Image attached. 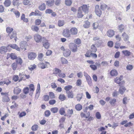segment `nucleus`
Instances as JSON below:
<instances>
[{"mask_svg":"<svg viewBox=\"0 0 134 134\" xmlns=\"http://www.w3.org/2000/svg\"><path fill=\"white\" fill-rule=\"evenodd\" d=\"M93 40V41H95L96 44L98 46H100L102 42V39L99 36L94 37Z\"/></svg>","mask_w":134,"mask_h":134,"instance_id":"f257e3e1","label":"nucleus"},{"mask_svg":"<svg viewBox=\"0 0 134 134\" xmlns=\"http://www.w3.org/2000/svg\"><path fill=\"white\" fill-rule=\"evenodd\" d=\"M125 82L124 81H121L119 84V85L121 86L119 90V91L121 94H122L125 91V87L123 86L125 85Z\"/></svg>","mask_w":134,"mask_h":134,"instance_id":"f03ea898","label":"nucleus"},{"mask_svg":"<svg viewBox=\"0 0 134 134\" xmlns=\"http://www.w3.org/2000/svg\"><path fill=\"white\" fill-rule=\"evenodd\" d=\"M70 49L73 52H75L77 50V46L73 43H70L69 45Z\"/></svg>","mask_w":134,"mask_h":134,"instance_id":"7ed1b4c3","label":"nucleus"},{"mask_svg":"<svg viewBox=\"0 0 134 134\" xmlns=\"http://www.w3.org/2000/svg\"><path fill=\"white\" fill-rule=\"evenodd\" d=\"M34 39L37 43L41 42L42 40V37L41 36L38 34H35L34 36Z\"/></svg>","mask_w":134,"mask_h":134,"instance_id":"20e7f679","label":"nucleus"},{"mask_svg":"<svg viewBox=\"0 0 134 134\" xmlns=\"http://www.w3.org/2000/svg\"><path fill=\"white\" fill-rule=\"evenodd\" d=\"M27 45V42L25 41H21L20 43V48L22 49H24L25 50H26Z\"/></svg>","mask_w":134,"mask_h":134,"instance_id":"39448f33","label":"nucleus"},{"mask_svg":"<svg viewBox=\"0 0 134 134\" xmlns=\"http://www.w3.org/2000/svg\"><path fill=\"white\" fill-rule=\"evenodd\" d=\"M28 58L29 59L33 60L36 58L37 55L34 52H30L28 54Z\"/></svg>","mask_w":134,"mask_h":134,"instance_id":"423d86ee","label":"nucleus"},{"mask_svg":"<svg viewBox=\"0 0 134 134\" xmlns=\"http://www.w3.org/2000/svg\"><path fill=\"white\" fill-rule=\"evenodd\" d=\"M63 36L66 37H71V34L69 32V30L68 29L64 30L63 32Z\"/></svg>","mask_w":134,"mask_h":134,"instance_id":"0eeeda50","label":"nucleus"},{"mask_svg":"<svg viewBox=\"0 0 134 134\" xmlns=\"http://www.w3.org/2000/svg\"><path fill=\"white\" fill-rule=\"evenodd\" d=\"M107 35L109 37H112L114 35V31L113 30H109L107 31Z\"/></svg>","mask_w":134,"mask_h":134,"instance_id":"6e6552de","label":"nucleus"},{"mask_svg":"<svg viewBox=\"0 0 134 134\" xmlns=\"http://www.w3.org/2000/svg\"><path fill=\"white\" fill-rule=\"evenodd\" d=\"M71 53V51L68 49H66L63 52V55L65 57H68L69 56Z\"/></svg>","mask_w":134,"mask_h":134,"instance_id":"1a4fd4ad","label":"nucleus"},{"mask_svg":"<svg viewBox=\"0 0 134 134\" xmlns=\"http://www.w3.org/2000/svg\"><path fill=\"white\" fill-rule=\"evenodd\" d=\"M46 65L45 64L43 63H40L38 65V66L42 69H44L46 68V65L47 66L49 65V63L47 62H45Z\"/></svg>","mask_w":134,"mask_h":134,"instance_id":"9d476101","label":"nucleus"},{"mask_svg":"<svg viewBox=\"0 0 134 134\" xmlns=\"http://www.w3.org/2000/svg\"><path fill=\"white\" fill-rule=\"evenodd\" d=\"M70 32L72 35H76L78 32L77 29L75 27H73L70 30Z\"/></svg>","mask_w":134,"mask_h":134,"instance_id":"9b49d317","label":"nucleus"},{"mask_svg":"<svg viewBox=\"0 0 134 134\" xmlns=\"http://www.w3.org/2000/svg\"><path fill=\"white\" fill-rule=\"evenodd\" d=\"M21 91V89L18 87H16L14 88V93L15 94L18 95L19 94Z\"/></svg>","mask_w":134,"mask_h":134,"instance_id":"f8f14e48","label":"nucleus"},{"mask_svg":"<svg viewBox=\"0 0 134 134\" xmlns=\"http://www.w3.org/2000/svg\"><path fill=\"white\" fill-rule=\"evenodd\" d=\"M43 46L46 49H48L49 47L50 44L47 40H45L43 42Z\"/></svg>","mask_w":134,"mask_h":134,"instance_id":"ddd939ff","label":"nucleus"},{"mask_svg":"<svg viewBox=\"0 0 134 134\" xmlns=\"http://www.w3.org/2000/svg\"><path fill=\"white\" fill-rule=\"evenodd\" d=\"M54 0H47L46 1V4L49 6H52L54 4Z\"/></svg>","mask_w":134,"mask_h":134,"instance_id":"4468645a","label":"nucleus"},{"mask_svg":"<svg viewBox=\"0 0 134 134\" xmlns=\"http://www.w3.org/2000/svg\"><path fill=\"white\" fill-rule=\"evenodd\" d=\"M7 51V48L5 46H2L0 48V52L2 53H4L6 52Z\"/></svg>","mask_w":134,"mask_h":134,"instance_id":"2eb2a0df","label":"nucleus"},{"mask_svg":"<svg viewBox=\"0 0 134 134\" xmlns=\"http://www.w3.org/2000/svg\"><path fill=\"white\" fill-rule=\"evenodd\" d=\"M2 101L3 102H8L10 101V99L7 95H5L3 97Z\"/></svg>","mask_w":134,"mask_h":134,"instance_id":"dca6fc26","label":"nucleus"},{"mask_svg":"<svg viewBox=\"0 0 134 134\" xmlns=\"http://www.w3.org/2000/svg\"><path fill=\"white\" fill-rule=\"evenodd\" d=\"M8 57H10L12 59L14 60L16 58L17 56L14 53H11L10 54H8L7 55Z\"/></svg>","mask_w":134,"mask_h":134,"instance_id":"f3484780","label":"nucleus"},{"mask_svg":"<svg viewBox=\"0 0 134 134\" xmlns=\"http://www.w3.org/2000/svg\"><path fill=\"white\" fill-rule=\"evenodd\" d=\"M118 73L116 70L113 69L110 72V74L112 76H115L117 75Z\"/></svg>","mask_w":134,"mask_h":134,"instance_id":"a211bd4d","label":"nucleus"},{"mask_svg":"<svg viewBox=\"0 0 134 134\" xmlns=\"http://www.w3.org/2000/svg\"><path fill=\"white\" fill-rule=\"evenodd\" d=\"M10 47L13 48L19 51H20V48L15 44H10L9 45Z\"/></svg>","mask_w":134,"mask_h":134,"instance_id":"6ab92c4d","label":"nucleus"},{"mask_svg":"<svg viewBox=\"0 0 134 134\" xmlns=\"http://www.w3.org/2000/svg\"><path fill=\"white\" fill-rule=\"evenodd\" d=\"M68 97L69 98H73L74 97V94L72 91H69L66 92Z\"/></svg>","mask_w":134,"mask_h":134,"instance_id":"aec40b11","label":"nucleus"},{"mask_svg":"<svg viewBox=\"0 0 134 134\" xmlns=\"http://www.w3.org/2000/svg\"><path fill=\"white\" fill-rule=\"evenodd\" d=\"M95 9V12L97 16H100L101 15L102 13L101 9Z\"/></svg>","mask_w":134,"mask_h":134,"instance_id":"412c9836","label":"nucleus"},{"mask_svg":"<svg viewBox=\"0 0 134 134\" xmlns=\"http://www.w3.org/2000/svg\"><path fill=\"white\" fill-rule=\"evenodd\" d=\"M11 3V2L10 0H5L4 4L5 7H8L10 6Z\"/></svg>","mask_w":134,"mask_h":134,"instance_id":"4be33fe9","label":"nucleus"},{"mask_svg":"<svg viewBox=\"0 0 134 134\" xmlns=\"http://www.w3.org/2000/svg\"><path fill=\"white\" fill-rule=\"evenodd\" d=\"M31 30L37 32L39 30V28L38 26L35 25H32L31 27Z\"/></svg>","mask_w":134,"mask_h":134,"instance_id":"5701e85b","label":"nucleus"},{"mask_svg":"<svg viewBox=\"0 0 134 134\" xmlns=\"http://www.w3.org/2000/svg\"><path fill=\"white\" fill-rule=\"evenodd\" d=\"M59 112L60 114L61 115H64V116L66 115L65 109L63 108H61L60 109Z\"/></svg>","mask_w":134,"mask_h":134,"instance_id":"b1692460","label":"nucleus"},{"mask_svg":"<svg viewBox=\"0 0 134 134\" xmlns=\"http://www.w3.org/2000/svg\"><path fill=\"white\" fill-rule=\"evenodd\" d=\"M82 13V9H79L77 14V16L78 18H81L83 16V15Z\"/></svg>","mask_w":134,"mask_h":134,"instance_id":"393cba45","label":"nucleus"},{"mask_svg":"<svg viewBox=\"0 0 134 134\" xmlns=\"http://www.w3.org/2000/svg\"><path fill=\"white\" fill-rule=\"evenodd\" d=\"M72 88V86L70 85H68L65 86L64 88V89L66 90V92L70 91L69 90L71 89Z\"/></svg>","mask_w":134,"mask_h":134,"instance_id":"a878e982","label":"nucleus"},{"mask_svg":"<svg viewBox=\"0 0 134 134\" xmlns=\"http://www.w3.org/2000/svg\"><path fill=\"white\" fill-rule=\"evenodd\" d=\"M90 22L87 21L85 22V23L83 25V26L85 28H87L90 27Z\"/></svg>","mask_w":134,"mask_h":134,"instance_id":"bb28decb","label":"nucleus"},{"mask_svg":"<svg viewBox=\"0 0 134 134\" xmlns=\"http://www.w3.org/2000/svg\"><path fill=\"white\" fill-rule=\"evenodd\" d=\"M16 62L17 64L21 65L23 63V61L22 59L19 57L16 58Z\"/></svg>","mask_w":134,"mask_h":134,"instance_id":"cd10ccee","label":"nucleus"},{"mask_svg":"<svg viewBox=\"0 0 134 134\" xmlns=\"http://www.w3.org/2000/svg\"><path fill=\"white\" fill-rule=\"evenodd\" d=\"M19 76L20 78V80H19V81H20L22 80H25L26 79V78L25 76V75L24 74H22L21 73H20L19 74Z\"/></svg>","mask_w":134,"mask_h":134,"instance_id":"c85d7f7f","label":"nucleus"},{"mask_svg":"<svg viewBox=\"0 0 134 134\" xmlns=\"http://www.w3.org/2000/svg\"><path fill=\"white\" fill-rule=\"evenodd\" d=\"M91 51L92 52H95L97 51V49L94 44H93L91 46Z\"/></svg>","mask_w":134,"mask_h":134,"instance_id":"c756f323","label":"nucleus"},{"mask_svg":"<svg viewBox=\"0 0 134 134\" xmlns=\"http://www.w3.org/2000/svg\"><path fill=\"white\" fill-rule=\"evenodd\" d=\"M82 106L80 104H78L76 105L75 108L78 111H80L82 109Z\"/></svg>","mask_w":134,"mask_h":134,"instance_id":"7c9ffc66","label":"nucleus"},{"mask_svg":"<svg viewBox=\"0 0 134 134\" xmlns=\"http://www.w3.org/2000/svg\"><path fill=\"white\" fill-rule=\"evenodd\" d=\"M65 23L64 21L63 20H59L58 22V25L61 27L64 25Z\"/></svg>","mask_w":134,"mask_h":134,"instance_id":"2f4dec72","label":"nucleus"},{"mask_svg":"<svg viewBox=\"0 0 134 134\" xmlns=\"http://www.w3.org/2000/svg\"><path fill=\"white\" fill-rule=\"evenodd\" d=\"M61 61L63 64H67L68 63V61L65 58L62 57L61 59Z\"/></svg>","mask_w":134,"mask_h":134,"instance_id":"473e14b6","label":"nucleus"},{"mask_svg":"<svg viewBox=\"0 0 134 134\" xmlns=\"http://www.w3.org/2000/svg\"><path fill=\"white\" fill-rule=\"evenodd\" d=\"M51 110L52 113H55L58 111V109L57 107H53L51 109Z\"/></svg>","mask_w":134,"mask_h":134,"instance_id":"72a5a7b5","label":"nucleus"},{"mask_svg":"<svg viewBox=\"0 0 134 134\" xmlns=\"http://www.w3.org/2000/svg\"><path fill=\"white\" fill-rule=\"evenodd\" d=\"M99 24L97 22L94 23L92 24V27L94 30H96L98 27Z\"/></svg>","mask_w":134,"mask_h":134,"instance_id":"f704fd0d","label":"nucleus"},{"mask_svg":"<svg viewBox=\"0 0 134 134\" xmlns=\"http://www.w3.org/2000/svg\"><path fill=\"white\" fill-rule=\"evenodd\" d=\"M12 67L13 70H16L17 68V64L16 63H13L12 65Z\"/></svg>","mask_w":134,"mask_h":134,"instance_id":"c9c22d12","label":"nucleus"},{"mask_svg":"<svg viewBox=\"0 0 134 134\" xmlns=\"http://www.w3.org/2000/svg\"><path fill=\"white\" fill-rule=\"evenodd\" d=\"M49 96L51 99H54L55 98V96L54 93L53 92H49Z\"/></svg>","mask_w":134,"mask_h":134,"instance_id":"e433bc0d","label":"nucleus"},{"mask_svg":"<svg viewBox=\"0 0 134 134\" xmlns=\"http://www.w3.org/2000/svg\"><path fill=\"white\" fill-rule=\"evenodd\" d=\"M38 128V126L37 125H34L31 127V129L32 131H36Z\"/></svg>","mask_w":134,"mask_h":134,"instance_id":"4c0bfd02","label":"nucleus"},{"mask_svg":"<svg viewBox=\"0 0 134 134\" xmlns=\"http://www.w3.org/2000/svg\"><path fill=\"white\" fill-rule=\"evenodd\" d=\"M72 1L70 0H65V4L68 6L70 5L72 3Z\"/></svg>","mask_w":134,"mask_h":134,"instance_id":"58836bf2","label":"nucleus"},{"mask_svg":"<svg viewBox=\"0 0 134 134\" xmlns=\"http://www.w3.org/2000/svg\"><path fill=\"white\" fill-rule=\"evenodd\" d=\"M61 72V70L58 68H55L54 69L53 73L55 74H57Z\"/></svg>","mask_w":134,"mask_h":134,"instance_id":"ea45409f","label":"nucleus"},{"mask_svg":"<svg viewBox=\"0 0 134 134\" xmlns=\"http://www.w3.org/2000/svg\"><path fill=\"white\" fill-rule=\"evenodd\" d=\"M59 98L63 101L65 99V97L64 94H60L59 97Z\"/></svg>","mask_w":134,"mask_h":134,"instance_id":"a19ab883","label":"nucleus"},{"mask_svg":"<svg viewBox=\"0 0 134 134\" xmlns=\"http://www.w3.org/2000/svg\"><path fill=\"white\" fill-rule=\"evenodd\" d=\"M133 66L131 65H129L126 66V69L129 70H131L133 68Z\"/></svg>","mask_w":134,"mask_h":134,"instance_id":"79ce46f5","label":"nucleus"},{"mask_svg":"<svg viewBox=\"0 0 134 134\" xmlns=\"http://www.w3.org/2000/svg\"><path fill=\"white\" fill-rule=\"evenodd\" d=\"M13 29L9 27H8L6 29V31L7 33H11L13 30Z\"/></svg>","mask_w":134,"mask_h":134,"instance_id":"37998d69","label":"nucleus"},{"mask_svg":"<svg viewBox=\"0 0 134 134\" xmlns=\"http://www.w3.org/2000/svg\"><path fill=\"white\" fill-rule=\"evenodd\" d=\"M13 5L14 6H18L19 5V0H13Z\"/></svg>","mask_w":134,"mask_h":134,"instance_id":"c03bdc74","label":"nucleus"},{"mask_svg":"<svg viewBox=\"0 0 134 134\" xmlns=\"http://www.w3.org/2000/svg\"><path fill=\"white\" fill-rule=\"evenodd\" d=\"M101 64L102 66H106L108 65V63L107 62L104 61L102 62Z\"/></svg>","mask_w":134,"mask_h":134,"instance_id":"a18cd8bd","label":"nucleus"},{"mask_svg":"<svg viewBox=\"0 0 134 134\" xmlns=\"http://www.w3.org/2000/svg\"><path fill=\"white\" fill-rule=\"evenodd\" d=\"M43 54L42 53H40L38 55V59L40 61H42L43 60Z\"/></svg>","mask_w":134,"mask_h":134,"instance_id":"49530a36","label":"nucleus"},{"mask_svg":"<svg viewBox=\"0 0 134 134\" xmlns=\"http://www.w3.org/2000/svg\"><path fill=\"white\" fill-rule=\"evenodd\" d=\"M82 82L81 80L80 79L77 80L76 82V85L78 86H80Z\"/></svg>","mask_w":134,"mask_h":134,"instance_id":"de8ad7c7","label":"nucleus"},{"mask_svg":"<svg viewBox=\"0 0 134 134\" xmlns=\"http://www.w3.org/2000/svg\"><path fill=\"white\" fill-rule=\"evenodd\" d=\"M67 112V114H68V115H70H70L73 113V110L72 109L71 110L69 109L68 110Z\"/></svg>","mask_w":134,"mask_h":134,"instance_id":"09e8293b","label":"nucleus"},{"mask_svg":"<svg viewBox=\"0 0 134 134\" xmlns=\"http://www.w3.org/2000/svg\"><path fill=\"white\" fill-rule=\"evenodd\" d=\"M124 28V26L122 24H121L119 26V30L121 32L123 31Z\"/></svg>","mask_w":134,"mask_h":134,"instance_id":"8fccbe9b","label":"nucleus"},{"mask_svg":"<svg viewBox=\"0 0 134 134\" xmlns=\"http://www.w3.org/2000/svg\"><path fill=\"white\" fill-rule=\"evenodd\" d=\"M74 42L77 44H79L81 43V41L79 38H77L74 40Z\"/></svg>","mask_w":134,"mask_h":134,"instance_id":"3c124183","label":"nucleus"},{"mask_svg":"<svg viewBox=\"0 0 134 134\" xmlns=\"http://www.w3.org/2000/svg\"><path fill=\"white\" fill-rule=\"evenodd\" d=\"M36 65H32L30 66L29 67V69L30 70L32 71L34 69H35L36 68Z\"/></svg>","mask_w":134,"mask_h":134,"instance_id":"603ef678","label":"nucleus"},{"mask_svg":"<svg viewBox=\"0 0 134 134\" xmlns=\"http://www.w3.org/2000/svg\"><path fill=\"white\" fill-rule=\"evenodd\" d=\"M38 8H45L46 4L44 3H42L39 5Z\"/></svg>","mask_w":134,"mask_h":134,"instance_id":"864d4df0","label":"nucleus"},{"mask_svg":"<svg viewBox=\"0 0 134 134\" xmlns=\"http://www.w3.org/2000/svg\"><path fill=\"white\" fill-rule=\"evenodd\" d=\"M41 22V20L39 19H37L36 20L35 23L36 25H40Z\"/></svg>","mask_w":134,"mask_h":134,"instance_id":"5fc2aeb1","label":"nucleus"},{"mask_svg":"<svg viewBox=\"0 0 134 134\" xmlns=\"http://www.w3.org/2000/svg\"><path fill=\"white\" fill-rule=\"evenodd\" d=\"M44 114L46 116L48 117L50 115L51 113L49 110H47L45 112Z\"/></svg>","mask_w":134,"mask_h":134,"instance_id":"6e6d98bb","label":"nucleus"},{"mask_svg":"<svg viewBox=\"0 0 134 134\" xmlns=\"http://www.w3.org/2000/svg\"><path fill=\"white\" fill-rule=\"evenodd\" d=\"M56 102V101L55 99L50 100L49 101V103L50 105H53L55 104Z\"/></svg>","mask_w":134,"mask_h":134,"instance_id":"4d7b16f0","label":"nucleus"},{"mask_svg":"<svg viewBox=\"0 0 134 134\" xmlns=\"http://www.w3.org/2000/svg\"><path fill=\"white\" fill-rule=\"evenodd\" d=\"M121 80L120 79V78L119 77H118L116 78L115 80V82H116L117 83H118V84H119L120 83V81Z\"/></svg>","mask_w":134,"mask_h":134,"instance_id":"13d9d810","label":"nucleus"},{"mask_svg":"<svg viewBox=\"0 0 134 134\" xmlns=\"http://www.w3.org/2000/svg\"><path fill=\"white\" fill-rule=\"evenodd\" d=\"M30 91H33L34 90V85L30 84L29 86Z\"/></svg>","mask_w":134,"mask_h":134,"instance_id":"bf43d9fd","label":"nucleus"},{"mask_svg":"<svg viewBox=\"0 0 134 134\" xmlns=\"http://www.w3.org/2000/svg\"><path fill=\"white\" fill-rule=\"evenodd\" d=\"M23 3L24 5H28V4H29L30 5L31 4H30V1L29 0H24L23 1Z\"/></svg>","mask_w":134,"mask_h":134,"instance_id":"052dcab7","label":"nucleus"},{"mask_svg":"<svg viewBox=\"0 0 134 134\" xmlns=\"http://www.w3.org/2000/svg\"><path fill=\"white\" fill-rule=\"evenodd\" d=\"M96 118L98 119H100L101 118V116L99 112H97L96 114Z\"/></svg>","mask_w":134,"mask_h":134,"instance_id":"680f3d73","label":"nucleus"},{"mask_svg":"<svg viewBox=\"0 0 134 134\" xmlns=\"http://www.w3.org/2000/svg\"><path fill=\"white\" fill-rule=\"evenodd\" d=\"M90 67L94 70H96L97 69V66L95 65H90Z\"/></svg>","mask_w":134,"mask_h":134,"instance_id":"e2e57ef3","label":"nucleus"},{"mask_svg":"<svg viewBox=\"0 0 134 134\" xmlns=\"http://www.w3.org/2000/svg\"><path fill=\"white\" fill-rule=\"evenodd\" d=\"M77 100L78 101H80L81 99L82 98V96L81 94H78L77 95V96L76 97Z\"/></svg>","mask_w":134,"mask_h":134,"instance_id":"0e129e2a","label":"nucleus"},{"mask_svg":"<svg viewBox=\"0 0 134 134\" xmlns=\"http://www.w3.org/2000/svg\"><path fill=\"white\" fill-rule=\"evenodd\" d=\"M19 79V77L17 75H15L13 76V80L15 82L17 81Z\"/></svg>","mask_w":134,"mask_h":134,"instance_id":"69168bd1","label":"nucleus"},{"mask_svg":"<svg viewBox=\"0 0 134 134\" xmlns=\"http://www.w3.org/2000/svg\"><path fill=\"white\" fill-rule=\"evenodd\" d=\"M116 102V99H113L110 100L109 102L111 105H113Z\"/></svg>","mask_w":134,"mask_h":134,"instance_id":"338daca9","label":"nucleus"},{"mask_svg":"<svg viewBox=\"0 0 134 134\" xmlns=\"http://www.w3.org/2000/svg\"><path fill=\"white\" fill-rule=\"evenodd\" d=\"M113 42L112 41H109L108 43V46L110 47H112L113 46Z\"/></svg>","mask_w":134,"mask_h":134,"instance_id":"774afa93","label":"nucleus"}]
</instances>
